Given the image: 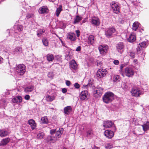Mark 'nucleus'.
<instances>
[{
    "label": "nucleus",
    "instance_id": "4be33fe9",
    "mask_svg": "<svg viewBox=\"0 0 149 149\" xmlns=\"http://www.w3.org/2000/svg\"><path fill=\"white\" fill-rule=\"evenodd\" d=\"M82 19V17L81 16L77 15L74 18V21L73 23L74 24H78L79 22Z\"/></svg>",
    "mask_w": 149,
    "mask_h": 149
},
{
    "label": "nucleus",
    "instance_id": "864d4df0",
    "mask_svg": "<svg viewBox=\"0 0 149 149\" xmlns=\"http://www.w3.org/2000/svg\"><path fill=\"white\" fill-rule=\"evenodd\" d=\"M76 32L77 35V37H79L80 35V31L79 30H77L76 31Z\"/></svg>",
    "mask_w": 149,
    "mask_h": 149
},
{
    "label": "nucleus",
    "instance_id": "a18cd8bd",
    "mask_svg": "<svg viewBox=\"0 0 149 149\" xmlns=\"http://www.w3.org/2000/svg\"><path fill=\"white\" fill-rule=\"evenodd\" d=\"M33 15L32 13H28L26 15V17L27 19H29L33 17Z\"/></svg>",
    "mask_w": 149,
    "mask_h": 149
},
{
    "label": "nucleus",
    "instance_id": "4468645a",
    "mask_svg": "<svg viewBox=\"0 0 149 149\" xmlns=\"http://www.w3.org/2000/svg\"><path fill=\"white\" fill-rule=\"evenodd\" d=\"M91 24L96 26H98L100 24V21L98 18L93 17L91 19Z\"/></svg>",
    "mask_w": 149,
    "mask_h": 149
},
{
    "label": "nucleus",
    "instance_id": "c85d7f7f",
    "mask_svg": "<svg viewBox=\"0 0 149 149\" xmlns=\"http://www.w3.org/2000/svg\"><path fill=\"white\" fill-rule=\"evenodd\" d=\"M46 58L49 62L52 61L54 59L53 55L52 54H47L46 56Z\"/></svg>",
    "mask_w": 149,
    "mask_h": 149
},
{
    "label": "nucleus",
    "instance_id": "f8f14e48",
    "mask_svg": "<svg viewBox=\"0 0 149 149\" xmlns=\"http://www.w3.org/2000/svg\"><path fill=\"white\" fill-rule=\"evenodd\" d=\"M69 64L70 68L72 71H73V70H76L77 69V65L74 60H72Z\"/></svg>",
    "mask_w": 149,
    "mask_h": 149
},
{
    "label": "nucleus",
    "instance_id": "774afa93",
    "mask_svg": "<svg viewBox=\"0 0 149 149\" xmlns=\"http://www.w3.org/2000/svg\"><path fill=\"white\" fill-rule=\"evenodd\" d=\"M53 130V131H54V130H56L55 129V130Z\"/></svg>",
    "mask_w": 149,
    "mask_h": 149
},
{
    "label": "nucleus",
    "instance_id": "1a4fd4ad",
    "mask_svg": "<svg viewBox=\"0 0 149 149\" xmlns=\"http://www.w3.org/2000/svg\"><path fill=\"white\" fill-rule=\"evenodd\" d=\"M116 50L120 54L124 52L125 46L122 42H119L116 46Z\"/></svg>",
    "mask_w": 149,
    "mask_h": 149
},
{
    "label": "nucleus",
    "instance_id": "f704fd0d",
    "mask_svg": "<svg viewBox=\"0 0 149 149\" xmlns=\"http://www.w3.org/2000/svg\"><path fill=\"white\" fill-rule=\"evenodd\" d=\"M62 6H60L59 7L57 8L56 11V15L57 17H58L61 12L62 10Z\"/></svg>",
    "mask_w": 149,
    "mask_h": 149
},
{
    "label": "nucleus",
    "instance_id": "c9c22d12",
    "mask_svg": "<svg viewBox=\"0 0 149 149\" xmlns=\"http://www.w3.org/2000/svg\"><path fill=\"white\" fill-rule=\"evenodd\" d=\"M22 52V48L21 47H16L14 51V52L18 53H21Z\"/></svg>",
    "mask_w": 149,
    "mask_h": 149
},
{
    "label": "nucleus",
    "instance_id": "5701e85b",
    "mask_svg": "<svg viewBox=\"0 0 149 149\" xmlns=\"http://www.w3.org/2000/svg\"><path fill=\"white\" fill-rule=\"evenodd\" d=\"M103 90L102 88L98 87L95 90L96 93L99 96H101L103 93Z\"/></svg>",
    "mask_w": 149,
    "mask_h": 149
},
{
    "label": "nucleus",
    "instance_id": "e2e57ef3",
    "mask_svg": "<svg viewBox=\"0 0 149 149\" xmlns=\"http://www.w3.org/2000/svg\"><path fill=\"white\" fill-rule=\"evenodd\" d=\"M3 58L0 56V64H1L3 62Z\"/></svg>",
    "mask_w": 149,
    "mask_h": 149
},
{
    "label": "nucleus",
    "instance_id": "e433bc0d",
    "mask_svg": "<svg viewBox=\"0 0 149 149\" xmlns=\"http://www.w3.org/2000/svg\"><path fill=\"white\" fill-rule=\"evenodd\" d=\"M128 55L131 58H134L135 57V53L134 52L132 51H130L128 53Z\"/></svg>",
    "mask_w": 149,
    "mask_h": 149
},
{
    "label": "nucleus",
    "instance_id": "aec40b11",
    "mask_svg": "<svg viewBox=\"0 0 149 149\" xmlns=\"http://www.w3.org/2000/svg\"><path fill=\"white\" fill-rule=\"evenodd\" d=\"M22 98L20 96L15 97L12 99V102L13 103H19L22 102Z\"/></svg>",
    "mask_w": 149,
    "mask_h": 149
},
{
    "label": "nucleus",
    "instance_id": "5fc2aeb1",
    "mask_svg": "<svg viewBox=\"0 0 149 149\" xmlns=\"http://www.w3.org/2000/svg\"><path fill=\"white\" fill-rule=\"evenodd\" d=\"M92 134V133L91 131H87V135L88 137L90 136Z\"/></svg>",
    "mask_w": 149,
    "mask_h": 149
},
{
    "label": "nucleus",
    "instance_id": "9d476101",
    "mask_svg": "<svg viewBox=\"0 0 149 149\" xmlns=\"http://www.w3.org/2000/svg\"><path fill=\"white\" fill-rule=\"evenodd\" d=\"M103 126L104 128H109L111 127H113L114 128L113 130H116L115 125L111 121L106 120L104 121Z\"/></svg>",
    "mask_w": 149,
    "mask_h": 149
},
{
    "label": "nucleus",
    "instance_id": "58836bf2",
    "mask_svg": "<svg viewBox=\"0 0 149 149\" xmlns=\"http://www.w3.org/2000/svg\"><path fill=\"white\" fill-rule=\"evenodd\" d=\"M45 134L44 133L40 132L37 135V138L38 139H41L43 138Z\"/></svg>",
    "mask_w": 149,
    "mask_h": 149
},
{
    "label": "nucleus",
    "instance_id": "412c9836",
    "mask_svg": "<svg viewBox=\"0 0 149 149\" xmlns=\"http://www.w3.org/2000/svg\"><path fill=\"white\" fill-rule=\"evenodd\" d=\"M29 125L32 130L35 129L36 127V125L35 120L33 119L29 120L28 121Z\"/></svg>",
    "mask_w": 149,
    "mask_h": 149
},
{
    "label": "nucleus",
    "instance_id": "7c9ffc66",
    "mask_svg": "<svg viewBox=\"0 0 149 149\" xmlns=\"http://www.w3.org/2000/svg\"><path fill=\"white\" fill-rule=\"evenodd\" d=\"M46 98L47 101L49 102H51L54 99L55 97L54 96H50L47 95L46 96Z\"/></svg>",
    "mask_w": 149,
    "mask_h": 149
},
{
    "label": "nucleus",
    "instance_id": "a19ab883",
    "mask_svg": "<svg viewBox=\"0 0 149 149\" xmlns=\"http://www.w3.org/2000/svg\"><path fill=\"white\" fill-rule=\"evenodd\" d=\"M6 105V103L4 100H2L0 101V107H5Z\"/></svg>",
    "mask_w": 149,
    "mask_h": 149
},
{
    "label": "nucleus",
    "instance_id": "ea45409f",
    "mask_svg": "<svg viewBox=\"0 0 149 149\" xmlns=\"http://www.w3.org/2000/svg\"><path fill=\"white\" fill-rule=\"evenodd\" d=\"M138 65V61L136 59H134L133 60V61L132 62V63L131 65L132 66H133V67L135 68V67L136 65Z\"/></svg>",
    "mask_w": 149,
    "mask_h": 149
},
{
    "label": "nucleus",
    "instance_id": "13d9d810",
    "mask_svg": "<svg viewBox=\"0 0 149 149\" xmlns=\"http://www.w3.org/2000/svg\"><path fill=\"white\" fill-rule=\"evenodd\" d=\"M67 89L66 88H63L62 90V91L63 93H65L67 92Z\"/></svg>",
    "mask_w": 149,
    "mask_h": 149
},
{
    "label": "nucleus",
    "instance_id": "6e6552de",
    "mask_svg": "<svg viewBox=\"0 0 149 149\" xmlns=\"http://www.w3.org/2000/svg\"><path fill=\"white\" fill-rule=\"evenodd\" d=\"M98 49L101 54L105 55L108 49V46L106 45H100L98 47Z\"/></svg>",
    "mask_w": 149,
    "mask_h": 149
},
{
    "label": "nucleus",
    "instance_id": "9b49d317",
    "mask_svg": "<svg viewBox=\"0 0 149 149\" xmlns=\"http://www.w3.org/2000/svg\"><path fill=\"white\" fill-rule=\"evenodd\" d=\"M146 45V43L145 42H143L139 44L136 49L137 54H139L140 53H141L143 48H145Z\"/></svg>",
    "mask_w": 149,
    "mask_h": 149
},
{
    "label": "nucleus",
    "instance_id": "c756f323",
    "mask_svg": "<svg viewBox=\"0 0 149 149\" xmlns=\"http://www.w3.org/2000/svg\"><path fill=\"white\" fill-rule=\"evenodd\" d=\"M96 75L97 77L99 78H101L104 77L106 74H105V73H102L99 70H98L97 72Z\"/></svg>",
    "mask_w": 149,
    "mask_h": 149
},
{
    "label": "nucleus",
    "instance_id": "6ab92c4d",
    "mask_svg": "<svg viewBox=\"0 0 149 149\" xmlns=\"http://www.w3.org/2000/svg\"><path fill=\"white\" fill-rule=\"evenodd\" d=\"M105 136L109 139L111 138L113 136L114 132L113 131H105Z\"/></svg>",
    "mask_w": 149,
    "mask_h": 149
},
{
    "label": "nucleus",
    "instance_id": "8fccbe9b",
    "mask_svg": "<svg viewBox=\"0 0 149 149\" xmlns=\"http://www.w3.org/2000/svg\"><path fill=\"white\" fill-rule=\"evenodd\" d=\"M74 86L75 88L77 89H78L79 88L80 86L79 84L78 83H76L74 84Z\"/></svg>",
    "mask_w": 149,
    "mask_h": 149
},
{
    "label": "nucleus",
    "instance_id": "79ce46f5",
    "mask_svg": "<svg viewBox=\"0 0 149 149\" xmlns=\"http://www.w3.org/2000/svg\"><path fill=\"white\" fill-rule=\"evenodd\" d=\"M42 41L43 45L45 46H47L48 45V40L46 38H44L42 40Z\"/></svg>",
    "mask_w": 149,
    "mask_h": 149
},
{
    "label": "nucleus",
    "instance_id": "603ef678",
    "mask_svg": "<svg viewBox=\"0 0 149 149\" xmlns=\"http://www.w3.org/2000/svg\"><path fill=\"white\" fill-rule=\"evenodd\" d=\"M113 63L116 65H118L119 63V61L118 60H115L113 61Z\"/></svg>",
    "mask_w": 149,
    "mask_h": 149
},
{
    "label": "nucleus",
    "instance_id": "72a5a7b5",
    "mask_svg": "<svg viewBox=\"0 0 149 149\" xmlns=\"http://www.w3.org/2000/svg\"><path fill=\"white\" fill-rule=\"evenodd\" d=\"M8 134L7 131H0V136L1 137L6 136L8 135Z\"/></svg>",
    "mask_w": 149,
    "mask_h": 149
},
{
    "label": "nucleus",
    "instance_id": "0eeeda50",
    "mask_svg": "<svg viewBox=\"0 0 149 149\" xmlns=\"http://www.w3.org/2000/svg\"><path fill=\"white\" fill-rule=\"evenodd\" d=\"M16 70L19 74L22 75L26 71L25 66L23 64H19L17 66Z\"/></svg>",
    "mask_w": 149,
    "mask_h": 149
},
{
    "label": "nucleus",
    "instance_id": "6e6d98bb",
    "mask_svg": "<svg viewBox=\"0 0 149 149\" xmlns=\"http://www.w3.org/2000/svg\"><path fill=\"white\" fill-rule=\"evenodd\" d=\"M30 96L29 95H26L24 97L25 99L27 100H29L30 99Z\"/></svg>",
    "mask_w": 149,
    "mask_h": 149
},
{
    "label": "nucleus",
    "instance_id": "cd10ccee",
    "mask_svg": "<svg viewBox=\"0 0 149 149\" xmlns=\"http://www.w3.org/2000/svg\"><path fill=\"white\" fill-rule=\"evenodd\" d=\"M136 40V37L134 34H131L128 38V40L130 42L134 41Z\"/></svg>",
    "mask_w": 149,
    "mask_h": 149
},
{
    "label": "nucleus",
    "instance_id": "39448f33",
    "mask_svg": "<svg viewBox=\"0 0 149 149\" xmlns=\"http://www.w3.org/2000/svg\"><path fill=\"white\" fill-rule=\"evenodd\" d=\"M58 140L56 137H55L54 135L48 136L44 139L45 142L51 144L55 143Z\"/></svg>",
    "mask_w": 149,
    "mask_h": 149
},
{
    "label": "nucleus",
    "instance_id": "69168bd1",
    "mask_svg": "<svg viewBox=\"0 0 149 149\" xmlns=\"http://www.w3.org/2000/svg\"><path fill=\"white\" fill-rule=\"evenodd\" d=\"M63 130V128H61V129H59V130Z\"/></svg>",
    "mask_w": 149,
    "mask_h": 149
},
{
    "label": "nucleus",
    "instance_id": "dca6fc26",
    "mask_svg": "<svg viewBox=\"0 0 149 149\" xmlns=\"http://www.w3.org/2000/svg\"><path fill=\"white\" fill-rule=\"evenodd\" d=\"M48 10L47 7L46 6H44L40 7L39 10V12L40 14L47 13H48Z\"/></svg>",
    "mask_w": 149,
    "mask_h": 149
},
{
    "label": "nucleus",
    "instance_id": "0e129e2a",
    "mask_svg": "<svg viewBox=\"0 0 149 149\" xmlns=\"http://www.w3.org/2000/svg\"><path fill=\"white\" fill-rule=\"evenodd\" d=\"M49 1L52 2H54L56 0H48Z\"/></svg>",
    "mask_w": 149,
    "mask_h": 149
},
{
    "label": "nucleus",
    "instance_id": "4d7b16f0",
    "mask_svg": "<svg viewBox=\"0 0 149 149\" xmlns=\"http://www.w3.org/2000/svg\"><path fill=\"white\" fill-rule=\"evenodd\" d=\"M70 82L68 80L66 81V84L67 86H69L70 85Z\"/></svg>",
    "mask_w": 149,
    "mask_h": 149
},
{
    "label": "nucleus",
    "instance_id": "37998d69",
    "mask_svg": "<svg viewBox=\"0 0 149 149\" xmlns=\"http://www.w3.org/2000/svg\"><path fill=\"white\" fill-rule=\"evenodd\" d=\"M120 77L118 75H115L113 77V81L118 82L119 81Z\"/></svg>",
    "mask_w": 149,
    "mask_h": 149
},
{
    "label": "nucleus",
    "instance_id": "bf43d9fd",
    "mask_svg": "<svg viewBox=\"0 0 149 149\" xmlns=\"http://www.w3.org/2000/svg\"><path fill=\"white\" fill-rule=\"evenodd\" d=\"M80 50H81V47L80 46L78 47L76 49V51H80Z\"/></svg>",
    "mask_w": 149,
    "mask_h": 149
},
{
    "label": "nucleus",
    "instance_id": "a211bd4d",
    "mask_svg": "<svg viewBox=\"0 0 149 149\" xmlns=\"http://www.w3.org/2000/svg\"><path fill=\"white\" fill-rule=\"evenodd\" d=\"M63 131H50V134L52 135H54L55 134V137L59 138L60 137L62 133H63Z\"/></svg>",
    "mask_w": 149,
    "mask_h": 149
},
{
    "label": "nucleus",
    "instance_id": "ddd939ff",
    "mask_svg": "<svg viewBox=\"0 0 149 149\" xmlns=\"http://www.w3.org/2000/svg\"><path fill=\"white\" fill-rule=\"evenodd\" d=\"M88 95V92L87 91H82L79 97L82 100H86L87 99V96Z\"/></svg>",
    "mask_w": 149,
    "mask_h": 149
},
{
    "label": "nucleus",
    "instance_id": "2f4dec72",
    "mask_svg": "<svg viewBox=\"0 0 149 149\" xmlns=\"http://www.w3.org/2000/svg\"><path fill=\"white\" fill-rule=\"evenodd\" d=\"M41 123L44 124H47L48 123V120L46 116L42 117L41 119Z\"/></svg>",
    "mask_w": 149,
    "mask_h": 149
},
{
    "label": "nucleus",
    "instance_id": "473e14b6",
    "mask_svg": "<svg viewBox=\"0 0 149 149\" xmlns=\"http://www.w3.org/2000/svg\"><path fill=\"white\" fill-rule=\"evenodd\" d=\"M139 23L137 22H135L133 24L132 29L134 30H136L139 26Z\"/></svg>",
    "mask_w": 149,
    "mask_h": 149
},
{
    "label": "nucleus",
    "instance_id": "c03bdc74",
    "mask_svg": "<svg viewBox=\"0 0 149 149\" xmlns=\"http://www.w3.org/2000/svg\"><path fill=\"white\" fill-rule=\"evenodd\" d=\"M112 147L110 143H107L105 146V147L107 149H110Z\"/></svg>",
    "mask_w": 149,
    "mask_h": 149
},
{
    "label": "nucleus",
    "instance_id": "3c124183",
    "mask_svg": "<svg viewBox=\"0 0 149 149\" xmlns=\"http://www.w3.org/2000/svg\"><path fill=\"white\" fill-rule=\"evenodd\" d=\"M47 76L49 78H52L53 76V73L52 72H49L48 73Z\"/></svg>",
    "mask_w": 149,
    "mask_h": 149
},
{
    "label": "nucleus",
    "instance_id": "423d86ee",
    "mask_svg": "<svg viewBox=\"0 0 149 149\" xmlns=\"http://www.w3.org/2000/svg\"><path fill=\"white\" fill-rule=\"evenodd\" d=\"M110 4L113 12L116 14L120 12V7L118 3L115 1H112Z\"/></svg>",
    "mask_w": 149,
    "mask_h": 149
},
{
    "label": "nucleus",
    "instance_id": "f3484780",
    "mask_svg": "<svg viewBox=\"0 0 149 149\" xmlns=\"http://www.w3.org/2000/svg\"><path fill=\"white\" fill-rule=\"evenodd\" d=\"M67 38L71 41H74L76 40L77 38L74 33H70L67 35Z\"/></svg>",
    "mask_w": 149,
    "mask_h": 149
},
{
    "label": "nucleus",
    "instance_id": "2eb2a0df",
    "mask_svg": "<svg viewBox=\"0 0 149 149\" xmlns=\"http://www.w3.org/2000/svg\"><path fill=\"white\" fill-rule=\"evenodd\" d=\"M10 141L9 138L3 139L0 142V146H4L7 145Z\"/></svg>",
    "mask_w": 149,
    "mask_h": 149
},
{
    "label": "nucleus",
    "instance_id": "20e7f679",
    "mask_svg": "<svg viewBox=\"0 0 149 149\" xmlns=\"http://www.w3.org/2000/svg\"><path fill=\"white\" fill-rule=\"evenodd\" d=\"M134 71L131 66L127 67L125 69L124 74L128 77H132L134 75Z\"/></svg>",
    "mask_w": 149,
    "mask_h": 149
},
{
    "label": "nucleus",
    "instance_id": "4c0bfd02",
    "mask_svg": "<svg viewBox=\"0 0 149 149\" xmlns=\"http://www.w3.org/2000/svg\"><path fill=\"white\" fill-rule=\"evenodd\" d=\"M45 32V30L44 29H39L38 31L37 36L38 37H40L41 35Z\"/></svg>",
    "mask_w": 149,
    "mask_h": 149
},
{
    "label": "nucleus",
    "instance_id": "f257e3e1",
    "mask_svg": "<svg viewBox=\"0 0 149 149\" xmlns=\"http://www.w3.org/2000/svg\"><path fill=\"white\" fill-rule=\"evenodd\" d=\"M114 99V94L110 92L106 93L103 97V102L106 103L111 102Z\"/></svg>",
    "mask_w": 149,
    "mask_h": 149
},
{
    "label": "nucleus",
    "instance_id": "b1692460",
    "mask_svg": "<svg viewBox=\"0 0 149 149\" xmlns=\"http://www.w3.org/2000/svg\"><path fill=\"white\" fill-rule=\"evenodd\" d=\"M72 109V108L70 106H67L65 107L64 109V113L67 115L69 114L71 111Z\"/></svg>",
    "mask_w": 149,
    "mask_h": 149
},
{
    "label": "nucleus",
    "instance_id": "f03ea898",
    "mask_svg": "<svg viewBox=\"0 0 149 149\" xmlns=\"http://www.w3.org/2000/svg\"><path fill=\"white\" fill-rule=\"evenodd\" d=\"M131 93L132 96L136 97H139L140 95L142 94V91L139 88L137 87H133L131 91Z\"/></svg>",
    "mask_w": 149,
    "mask_h": 149
},
{
    "label": "nucleus",
    "instance_id": "680f3d73",
    "mask_svg": "<svg viewBox=\"0 0 149 149\" xmlns=\"http://www.w3.org/2000/svg\"><path fill=\"white\" fill-rule=\"evenodd\" d=\"M125 65L124 64H122L120 66V70H122L123 68L124 67Z\"/></svg>",
    "mask_w": 149,
    "mask_h": 149
},
{
    "label": "nucleus",
    "instance_id": "de8ad7c7",
    "mask_svg": "<svg viewBox=\"0 0 149 149\" xmlns=\"http://www.w3.org/2000/svg\"><path fill=\"white\" fill-rule=\"evenodd\" d=\"M23 27L22 25H19L17 27V29L19 31H21L23 30Z\"/></svg>",
    "mask_w": 149,
    "mask_h": 149
},
{
    "label": "nucleus",
    "instance_id": "338daca9",
    "mask_svg": "<svg viewBox=\"0 0 149 149\" xmlns=\"http://www.w3.org/2000/svg\"><path fill=\"white\" fill-rule=\"evenodd\" d=\"M63 149H67L65 147H64Z\"/></svg>",
    "mask_w": 149,
    "mask_h": 149
},
{
    "label": "nucleus",
    "instance_id": "a878e982",
    "mask_svg": "<svg viewBox=\"0 0 149 149\" xmlns=\"http://www.w3.org/2000/svg\"><path fill=\"white\" fill-rule=\"evenodd\" d=\"M143 130H149V122L147 121L144 123L142 125Z\"/></svg>",
    "mask_w": 149,
    "mask_h": 149
},
{
    "label": "nucleus",
    "instance_id": "bb28decb",
    "mask_svg": "<svg viewBox=\"0 0 149 149\" xmlns=\"http://www.w3.org/2000/svg\"><path fill=\"white\" fill-rule=\"evenodd\" d=\"M34 89V87L33 86H29L26 87L24 89V91L26 93H28L32 92Z\"/></svg>",
    "mask_w": 149,
    "mask_h": 149
},
{
    "label": "nucleus",
    "instance_id": "052dcab7",
    "mask_svg": "<svg viewBox=\"0 0 149 149\" xmlns=\"http://www.w3.org/2000/svg\"><path fill=\"white\" fill-rule=\"evenodd\" d=\"M92 149H99V148L94 146L92 147Z\"/></svg>",
    "mask_w": 149,
    "mask_h": 149
},
{
    "label": "nucleus",
    "instance_id": "09e8293b",
    "mask_svg": "<svg viewBox=\"0 0 149 149\" xmlns=\"http://www.w3.org/2000/svg\"><path fill=\"white\" fill-rule=\"evenodd\" d=\"M97 65L99 66H101L102 64V61H97Z\"/></svg>",
    "mask_w": 149,
    "mask_h": 149
},
{
    "label": "nucleus",
    "instance_id": "393cba45",
    "mask_svg": "<svg viewBox=\"0 0 149 149\" xmlns=\"http://www.w3.org/2000/svg\"><path fill=\"white\" fill-rule=\"evenodd\" d=\"M95 37L93 35L90 36L88 38V43L93 45L94 42Z\"/></svg>",
    "mask_w": 149,
    "mask_h": 149
},
{
    "label": "nucleus",
    "instance_id": "7ed1b4c3",
    "mask_svg": "<svg viewBox=\"0 0 149 149\" xmlns=\"http://www.w3.org/2000/svg\"><path fill=\"white\" fill-rule=\"evenodd\" d=\"M117 33L115 29L113 27L109 28L105 30V35L108 38H110Z\"/></svg>",
    "mask_w": 149,
    "mask_h": 149
},
{
    "label": "nucleus",
    "instance_id": "49530a36",
    "mask_svg": "<svg viewBox=\"0 0 149 149\" xmlns=\"http://www.w3.org/2000/svg\"><path fill=\"white\" fill-rule=\"evenodd\" d=\"M99 70L102 72V73H105V74L106 75V74L107 73V70L104 69H99Z\"/></svg>",
    "mask_w": 149,
    "mask_h": 149
}]
</instances>
